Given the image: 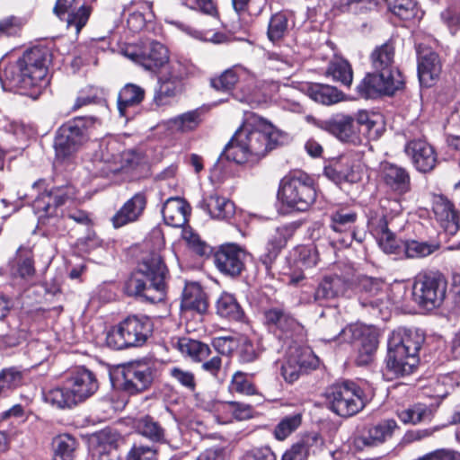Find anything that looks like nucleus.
<instances>
[{"label":"nucleus","mask_w":460,"mask_h":460,"mask_svg":"<svg viewBox=\"0 0 460 460\" xmlns=\"http://www.w3.org/2000/svg\"><path fill=\"white\" fill-rule=\"evenodd\" d=\"M285 137L271 122L251 112L225 146L219 158L253 167L282 145Z\"/></svg>","instance_id":"f257e3e1"},{"label":"nucleus","mask_w":460,"mask_h":460,"mask_svg":"<svg viewBox=\"0 0 460 460\" xmlns=\"http://www.w3.org/2000/svg\"><path fill=\"white\" fill-rule=\"evenodd\" d=\"M145 243L152 252L146 254L130 273L124 283L123 291L128 296L155 304L166 297V279L169 276L168 268L160 254V251L165 245L163 230L160 227H154Z\"/></svg>","instance_id":"f03ea898"},{"label":"nucleus","mask_w":460,"mask_h":460,"mask_svg":"<svg viewBox=\"0 0 460 460\" xmlns=\"http://www.w3.org/2000/svg\"><path fill=\"white\" fill-rule=\"evenodd\" d=\"M52 61V50L46 45L26 49L14 62L7 63L0 70L3 87L23 95L38 97L49 83Z\"/></svg>","instance_id":"7ed1b4c3"},{"label":"nucleus","mask_w":460,"mask_h":460,"mask_svg":"<svg viewBox=\"0 0 460 460\" xmlns=\"http://www.w3.org/2000/svg\"><path fill=\"white\" fill-rule=\"evenodd\" d=\"M394 40L389 39L376 46L369 56L374 71L366 74L356 86L358 98L376 100L383 96L391 97L404 89L405 78L399 68L394 66Z\"/></svg>","instance_id":"20e7f679"},{"label":"nucleus","mask_w":460,"mask_h":460,"mask_svg":"<svg viewBox=\"0 0 460 460\" xmlns=\"http://www.w3.org/2000/svg\"><path fill=\"white\" fill-rule=\"evenodd\" d=\"M426 340L423 331L398 327L388 338L386 367L397 376L412 374L420 363V350Z\"/></svg>","instance_id":"39448f33"},{"label":"nucleus","mask_w":460,"mask_h":460,"mask_svg":"<svg viewBox=\"0 0 460 460\" xmlns=\"http://www.w3.org/2000/svg\"><path fill=\"white\" fill-rule=\"evenodd\" d=\"M98 389L95 373L85 367H75L63 374L60 385L44 394V399L58 409H71L93 396Z\"/></svg>","instance_id":"423d86ee"},{"label":"nucleus","mask_w":460,"mask_h":460,"mask_svg":"<svg viewBox=\"0 0 460 460\" xmlns=\"http://www.w3.org/2000/svg\"><path fill=\"white\" fill-rule=\"evenodd\" d=\"M318 185L306 172L290 170L279 181L277 198L281 206L292 212H306L316 202Z\"/></svg>","instance_id":"0eeeda50"},{"label":"nucleus","mask_w":460,"mask_h":460,"mask_svg":"<svg viewBox=\"0 0 460 460\" xmlns=\"http://www.w3.org/2000/svg\"><path fill=\"white\" fill-rule=\"evenodd\" d=\"M378 114L359 111L356 117L337 114L323 122L322 128L343 143L359 146L364 139L379 137Z\"/></svg>","instance_id":"6e6552de"},{"label":"nucleus","mask_w":460,"mask_h":460,"mask_svg":"<svg viewBox=\"0 0 460 460\" xmlns=\"http://www.w3.org/2000/svg\"><path fill=\"white\" fill-rule=\"evenodd\" d=\"M153 332L154 323L149 316L132 314L111 327L105 343L114 350L140 348L153 336Z\"/></svg>","instance_id":"1a4fd4ad"},{"label":"nucleus","mask_w":460,"mask_h":460,"mask_svg":"<svg viewBox=\"0 0 460 460\" xmlns=\"http://www.w3.org/2000/svg\"><path fill=\"white\" fill-rule=\"evenodd\" d=\"M97 119L80 116L70 119L57 130L54 146L58 160H68L90 139Z\"/></svg>","instance_id":"9d476101"},{"label":"nucleus","mask_w":460,"mask_h":460,"mask_svg":"<svg viewBox=\"0 0 460 460\" xmlns=\"http://www.w3.org/2000/svg\"><path fill=\"white\" fill-rule=\"evenodd\" d=\"M324 395L329 409L342 418L358 414L368 402L365 390L358 383L349 379L329 385Z\"/></svg>","instance_id":"9b49d317"},{"label":"nucleus","mask_w":460,"mask_h":460,"mask_svg":"<svg viewBox=\"0 0 460 460\" xmlns=\"http://www.w3.org/2000/svg\"><path fill=\"white\" fill-rule=\"evenodd\" d=\"M158 376L154 360L146 358L133 360L122 366L118 388L128 396H137L149 391Z\"/></svg>","instance_id":"f8f14e48"},{"label":"nucleus","mask_w":460,"mask_h":460,"mask_svg":"<svg viewBox=\"0 0 460 460\" xmlns=\"http://www.w3.org/2000/svg\"><path fill=\"white\" fill-rule=\"evenodd\" d=\"M32 187L39 192L34 200V208L38 212L44 213L40 217L41 225L57 217L58 208L75 199V189L72 184L49 188V183L45 179H39L32 184Z\"/></svg>","instance_id":"ddd939ff"},{"label":"nucleus","mask_w":460,"mask_h":460,"mask_svg":"<svg viewBox=\"0 0 460 460\" xmlns=\"http://www.w3.org/2000/svg\"><path fill=\"white\" fill-rule=\"evenodd\" d=\"M447 281L438 271H422L414 279L412 296L420 307L433 310L444 302Z\"/></svg>","instance_id":"4468645a"},{"label":"nucleus","mask_w":460,"mask_h":460,"mask_svg":"<svg viewBox=\"0 0 460 460\" xmlns=\"http://www.w3.org/2000/svg\"><path fill=\"white\" fill-rule=\"evenodd\" d=\"M121 52L126 58L154 73L164 66L170 55L164 44L149 38H142L137 42L126 44Z\"/></svg>","instance_id":"2eb2a0df"},{"label":"nucleus","mask_w":460,"mask_h":460,"mask_svg":"<svg viewBox=\"0 0 460 460\" xmlns=\"http://www.w3.org/2000/svg\"><path fill=\"white\" fill-rule=\"evenodd\" d=\"M400 427L394 419H383L376 423L365 424L358 428L352 439L357 452L369 450L382 446L394 437Z\"/></svg>","instance_id":"dca6fc26"},{"label":"nucleus","mask_w":460,"mask_h":460,"mask_svg":"<svg viewBox=\"0 0 460 460\" xmlns=\"http://www.w3.org/2000/svg\"><path fill=\"white\" fill-rule=\"evenodd\" d=\"M246 251L234 243H225L212 247L210 258L217 270L224 276L236 279L246 270Z\"/></svg>","instance_id":"f3484780"},{"label":"nucleus","mask_w":460,"mask_h":460,"mask_svg":"<svg viewBox=\"0 0 460 460\" xmlns=\"http://www.w3.org/2000/svg\"><path fill=\"white\" fill-rule=\"evenodd\" d=\"M338 339L342 342L355 344L358 350V365H367L378 347V337L374 332L349 324L341 330Z\"/></svg>","instance_id":"a211bd4d"},{"label":"nucleus","mask_w":460,"mask_h":460,"mask_svg":"<svg viewBox=\"0 0 460 460\" xmlns=\"http://www.w3.org/2000/svg\"><path fill=\"white\" fill-rule=\"evenodd\" d=\"M263 324L279 341H288L300 332L302 325L284 305L271 306L263 311Z\"/></svg>","instance_id":"6ab92c4d"},{"label":"nucleus","mask_w":460,"mask_h":460,"mask_svg":"<svg viewBox=\"0 0 460 460\" xmlns=\"http://www.w3.org/2000/svg\"><path fill=\"white\" fill-rule=\"evenodd\" d=\"M323 174L335 182L355 183L361 180L360 162L358 154L347 152L332 158L323 168Z\"/></svg>","instance_id":"aec40b11"},{"label":"nucleus","mask_w":460,"mask_h":460,"mask_svg":"<svg viewBox=\"0 0 460 460\" xmlns=\"http://www.w3.org/2000/svg\"><path fill=\"white\" fill-rule=\"evenodd\" d=\"M92 12L85 0H57L53 7L54 14L68 28L74 27L76 33L87 24Z\"/></svg>","instance_id":"412c9836"},{"label":"nucleus","mask_w":460,"mask_h":460,"mask_svg":"<svg viewBox=\"0 0 460 460\" xmlns=\"http://www.w3.org/2000/svg\"><path fill=\"white\" fill-rule=\"evenodd\" d=\"M132 11L127 19V26L132 32H147L157 36L161 33L162 27L156 22L153 9V2L132 1L130 4Z\"/></svg>","instance_id":"4be33fe9"},{"label":"nucleus","mask_w":460,"mask_h":460,"mask_svg":"<svg viewBox=\"0 0 460 460\" xmlns=\"http://www.w3.org/2000/svg\"><path fill=\"white\" fill-rule=\"evenodd\" d=\"M349 289L363 307L381 310L384 305L385 290L382 281L376 278L361 276L350 282Z\"/></svg>","instance_id":"5701e85b"},{"label":"nucleus","mask_w":460,"mask_h":460,"mask_svg":"<svg viewBox=\"0 0 460 460\" xmlns=\"http://www.w3.org/2000/svg\"><path fill=\"white\" fill-rule=\"evenodd\" d=\"M443 62L438 52L429 47H419L417 49V74L420 84L429 88L439 80Z\"/></svg>","instance_id":"b1692460"},{"label":"nucleus","mask_w":460,"mask_h":460,"mask_svg":"<svg viewBox=\"0 0 460 460\" xmlns=\"http://www.w3.org/2000/svg\"><path fill=\"white\" fill-rule=\"evenodd\" d=\"M431 208L435 218L449 235H455L460 229V212L455 204L444 194L431 195Z\"/></svg>","instance_id":"393cba45"},{"label":"nucleus","mask_w":460,"mask_h":460,"mask_svg":"<svg viewBox=\"0 0 460 460\" xmlns=\"http://www.w3.org/2000/svg\"><path fill=\"white\" fill-rule=\"evenodd\" d=\"M380 180L387 192L402 196L411 190V179L409 171L396 164H381Z\"/></svg>","instance_id":"a878e982"},{"label":"nucleus","mask_w":460,"mask_h":460,"mask_svg":"<svg viewBox=\"0 0 460 460\" xmlns=\"http://www.w3.org/2000/svg\"><path fill=\"white\" fill-rule=\"evenodd\" d=\"M295 228L289 225L278 226L269 236L264 251L259 255V261L264 266L267 274H270L288 242L293 237Z\"/></svg>","instance_id":"bb28decb"},{"label":"nucleus","mask_w":460,"mask_h":460,"mask_svg":"<svg viewBox=\"0 0 460 460\" xmlns=\"http://www.w3.org/2000/svg\"><path fill=\"white\" fill-rule=\"evenodd\" d=\"M404 152L411 158L414 168L420 172H430L438 164V154L434 146L425 139L408 141Z\"/></svg>","instance_id":"cd10ccee"},{"label":"nucleus","mask_w":460,"mask_h":460,"mask_svg":"<svg viewBox=\"0 0 460 460\" xmlns=\"http://www.w3.org/2000/svg\"><path fill=\"white\" fill-rule=\"evenodd\" d=\"M147 207L146 191H138L128 199L112 216L111 222L115 229L136 223L143 217Z\"/></svg>","instance_id":"c85d7f7f"},{"label":"nucleus","mask_w":460,"mask_h":460,"mask_svg":"<svg viewBox=\"0 0 460 460\" xmlns=\"http://www.w3.org/2000/svg\"><path fill=\"white\" fill-rule=\"evenodd\" d=\"M349 287L350 281L341 276H324L314 290V300L317 305L326 306L333 299L345 296Z\"/></svg>","instance_id":"c756f323"},{"label":"nucleus","mask_w":460,"mask_h":460,"mask_svg":"<svg viewBox=\"0 0 460 460\" xmlns=\"http://www.w3.org/2000/svg\"><path fill=\"white\" fill-rule=\"evenodd\" d=\"M191 213L190 203L183 198L171 197L162 208V215L166 225L181 227L188 224Z\"/></svg>","instance_id":"7c9ffc66"},{"label":"nucleus","mask_w":460,"mask_h":460,"mask_svg":"<svg viewBox=\"0 0 460 460\" xmlns=\"http://www.w3.org/2000/svg\"><path fill=\"white\" fill-rule=\"evenodd\" d=\"M208 297L198 282H186L181 297V310L204 314L208 309Z\"/></svg>","instance_id":"2f4dec72"},{"label":"nucleus","mask_w":460,"mask_h":460,"mask_svg":"<svg viewBox=\"0 0 460 460\" xmlns=\"http://www.w3.org/2000/svg\"><path fill=\"white\" fill-rule=\"evenodd\" d=\"M199 207L207 212L211 218L229 221L235 214V205L230 199L217 193L205 197Z\"/></svg>","instance_id":"473e14b6"},{"label":"nucleus","mask_w":460,"mask_h":460,"mask_svg":"<svg viewBox=\"0 0 460 460\" xmlns=\"http://www.w3.org/2000/svg\"><path fill=\"white\" fill-rule=\"evenodd\" d=\"M136 432L146 438L153 445H161L167 442L166 429L161 421L150 414H145L134 420Z\"/></svg>","instance_id":"72a5a7b5"},{"label":"nucleus","mask_w":460,"mask_h":460,"mask_svg":"<svg viewBox=\"0 0 460 460\" xmlns=\"http://www.w3.org/2000/svg\"><path fill=\"white\" fill-rule=\"evenodd\" d=\"M171 344L182 356L196 363L204 361L211 355V348L208 344L187 336L173 337Z\"/></svg>","instance_id":"f704fd0d"},{"label":"nucleus","mask_w":460,"mask_h":460,"mask_svg":"<svg viewBox=\"0 0 460 460\" xmlns=\"http://www.w3.org/2000/svg\"><path fill=\"white\" fill-rule=\"evenodd\" d=\"M145 90L135 84H125L119 92L117 97V109L119 115L128 119L132 110L139 106L145 99Z\"/></svg>","instance_id":"c9c22d12"},{"label":"nucleus","mask_w":460,"mask_h":460,"mask_svg":"<svg viewBox=\"0 0 460 460\" xmlns=\"http://www.w3.org/2000/svg\"><path fill=\"white\" fill-rule=\"evenodd\" d=\"M358 213L349 206H339L332 208L328 214L329 227L336 233L349 234L355 236L354 226L358 220Z\"/></svg>","instance_id":"e433bc0d"},{"label":"nucleus","mask_w":460,"mask_h":460,"mask_svg":"<svg viewBox=\"0 0 460 460\" xmlns=\"http://www.w3.org/2000/svg\"><path fill=\"white\" fill-rule=\"evenodd\" d=\"M120 435L111 429L102 430L97 436V444L92 450V460H117V449Z\"/></svg>","instance_id":"4c0bfd02"},{"label":"nucleus","mask_w":460,"mask_h":460,"mask_svg":"<svg viewBox=\"0 0 460 460\" xmlns=\"http://www.w3.org/2000/svg\"><path fill=\"white\" fill-rule=\"evenodd\" d=\"M161 74L185 85L186 81L199 75V68L190 60L169 58Z\"/></svg>","instance_id":"58836bf2"},{"label":"nucleus","mask_w":460,"mask_h":460,"mask_svg":"<svg viewBox=\"0 0 460 460\" xmlns=\"http://www.w3.org/2000/svg\"><path fill=\"white\" fill-rule=\"evenodd\" d=\"M217 314L229 322L243 323L245 313L234 295L223 292L216 301Z\"/></svg>","instance_id":"ea45409f"},{"label":"nucleus","mask_w":460,"mask_h":460,"mask_svg":"<svg viewBox=\"0 0 460 460\" xmlns=\"http://www.w3.org/2000/svg\"><path fill=\"white\" fill-rule=\"evenodd\" d=\"M156 73L158 74L157 87L155 90L154 102L157 105H164L167 103V100L175 98L183 93L184 84L161 74V70Z\"/></svg>","instance_id":"a19ab883"},{"label":"nucleus","mask_w":460,"mask_h":460,"mask_svg":"<svg viewBox=\"0 0 460 460\" xmlns=\"http://www.w3.org/2000/svg\"><path fill=\"white\" fill-rule=\"evenodd\" d=\"M396 416L403 424L417 425L430 421L434 417V411L425 403L417 402L407 408L398 409Z\"/></svg>","instance_id":"79ce46f5"},{"label":"nucleus","mask_w":460,"mask_h":460,"mask_svg":"<svg viewBox=\"0 0 460 460\" xmlns=\"http://www.w3.org/2000/svg\"><path fill=\"white\" fill-rule=\"evenodd\" d=\"M388 12L402 21L420 19L422 11L417 0H384Z\"/></svg>","instance_id":"37998d69"},{"label":"nucleus","mask_w":460,"mask_h":460,"mask_svg":"<svg viewBox=\"0 0 460 460\" xmlns=\"http://www.w3.org/2000/svg\"><path fill=\"white\" fill-rule=\"evenodd\" d=\"M240 73L235 66L230 67L223 71L219 75L209 79V85L216 92L233 95V92L239 83Z\"/></svg>","instance_id":"c03bdc74"},{"label":"nucleus","mask_w":460,"mask_h":460,"mask_svg":"<svg viewBox=\"0 0 460 460\" xmlns=\"http://www.w3.org/2000/svg\"><path fill=\"white\" fill-rule=\"evenodd\" d=\"M402 258L404 259H422L437 250L439 245L429 242H420L415 239H406L402 241Z\"/></svg>","instance_id":"a18cd8bd"},{"label":"nucleus","mask_w":460,"mask_h":460,"mask_svg":"<svg viewBox=\"0 0 460 460\" xmlns=\"http://www.w3.org/2000/svg\"><path fill=\"white\" fill-rule=\"evenodd\" d=\"M308 93L313 100L323 105L337 103L344 97L343 93L336 87L323 84H313L309 86Z\"/></svg>","instance_id":"49530a36"},{"label":"nucleus","mask_w":460,"mask_h":460,"mask_svg":"<svg viewBox=\"0 0 460 460\" xmlns=\"http://www.w3.org/2000/svg\"><path fill=\"white\" fill-rule=\"evenodd\" d=\"M53 460H74L77 440L69 434H62L53 439Z\"/></svg>","instance_id":"de8ad7c7"},{"label":"nucleus","mask_w":460,"mask_h":460,"mask_svg":"<svg viewBox=\"0 0 460 460\" xmlns=\"http://www.w3.org/2000/svg\"><path fill=\"white\" fill-rule=\"evenodd\" d=\"M253 376L254 374L240 370L234 372L229 384V391L247 396L258 394V388L252 381Z\"/></svg>","instance_id":"09e8293b"},{"label":"nucleus","mask_w":460,"mask_h":460,"mask_svg":"<svg viewBox=\"0 0 460 460\" xmlns=\"http://www.w3.org/2000/svg\"><path fill=\"white\" fill-rule=\"evenodd\" d=\"M25 369L19 367H10L0 371V395L13 390L23 384Z\"/></svg>","instance_id":"8fccbe9b"},{"label":"nucleus","mask_w":460,"mask_h":460,"mask_svg":"<svg viewBox=\"0 0 460 460\" xmlns=\"http://www.w3.org/2000/svg\"><path fill=\"white\" fill-rule=\"evenodd\" d=\"M325 75L331 76L333 81L349 88L353 81L352 66L346 60L332 62L325 71Z\"/></svg>","instance_id":"3c124183"},{"label":"nucleus","mask_w":460,"mask_h":460,"mask_svg":"<svg viewBox=\"0 0 460 460\" xmlns=\"http://www.w3.org/2000/svg\"><path fill=\"white\" fill-rule=\"evenodd\" d=\"M294 261L300 269H311L316 266L319 253L314 243L297 245L293 252Z\"/></svg>","instance_id":"603ef678"},{"label":"nucleus","mask_w":460,"mask_h":460,"mask_svg":"<svg viewBox=\"0 0 460 460\" xmlns=\"http://www.w3.org/2000/svg\"><path fill=\"white\" fill-rule=\"evenodd\" d=\"M288 31V18L283 12H278L270 18L267 36L272 43L281 41Z\"/></svg>","instance_id":"864d4df0"},{"label":"nucleus","mask_w":460,"mask_h":460,"mask_svg":"<svg viewBox=\"0 0 460 460\" xmlns=\"http://www.w3.org/2000/svg\"><path fill=\"white\" fill-rule=\"evenodd\" d=\"M169 376L181 387L190 394H195L198 389V379L195 373L180 366H173L168 370Z\"/></svg>","instance_id":"5fc2aeb1"},{"label":"nucleus","mask_w":460,"mask_h":460,"mask_svg":"<svg viewBox=\"0 0 460 460\" xmlns=\"http://www.w3.org/2000/svg\"><path fill=\"white\" fill-rule=\"evenodd\" d=\"M181 227V236L183 240L186 241L189 248L200 257L206 259L210 258L212 246L202 241L199 235L190 226L187 225Z\"/></svg>","instance_id":"6e6d98bb"},{"label":"nucleus","mask_w":460,"mask_h":460,"mask_svg":"<svg viewBox=\"0 0 460 460\" xmlns=\"http://www.w3.org/2000/svg\"><path fill=\"white\" fill-rule=\"evenodd\" d=\"M302 419L300 412L285 416L276 425L273 431L274 438L279 441L285 440L301 426Z\"/></svg>","instance_id":"4d7b16f0"},{"label":"nucleus","mask_w":460,"mask_h":460,"mask_svg":"<svg viewBox=\"0 0 460 460\" xmlns=\"http://www.w3.org/2000/svg\"><path fill=\"white\" fill-rule=\"evenodd\" d=\"M288 358L305 373L316 367V358L308 348L296 347L289 352Z\"/></svg>","instance_id":"13d9d810"},{"label":"nucleus","mask_w":460,"mask_h":460,"mask_svg":"<svg viewBox=\"0 0 460 460\" xmlns=\"http://www.w3.org/2000/svg\"><path fill=\"white\" fill-rule=\"evenodd\" d=\"M440 19L450 33L455 35L460 31V3L449 4L440 13Z\"/></svg>","instance_id":"bf43d9fd"},{"label":"nucleus","mask_w":460,"mask_h":460,"mask_svg":"<svg viewBox=\"0 0 460 460\" xmlns=\"http://www.w3.org/2000/svg\"><path fill=\"white\" fill-rule=\"evenodd\" d=\"M159 450L155 445L134 443L126 460H158Z\"/></svg>","instance_id":"052dcab7"},{"label":"nucleus","mask_w":460,"mask_h":460,"mask_svg":"<svg viewBox=\"0 0 460 460\" xmlns=\"http://www.w3.org/2000/svg\"><path fill=\"white\" fill-rule=\"evenodd\" d=\"M234 10L239 14L258 16L267 4V0H232Z\"/></svg>","instance_id":"680f3d73"},{"label":"nucleus","mask_w":460,"mask_h":460,"mask_svg":"<svg viewBox=\"0 0 460 460\" xmlns=\"http://www.w3.org/2000/svg\"><path fill=\"white\" fill-rule=\"evenodd\" d=\"M25 24L24 19L15 15H10L0 20V38L20 37Z\"/></svg>","instance_id":"e2e57ef3"},{"label":"nucleus","mask_w":460,"mask_h":460,"mask_svg":"<svg viewBox=\"0 0 460 460\" xmlns=\"http://www.w3.org/2000/svg\"><path fill=\"white\" fill-rule=\"evenodd\" d=\"M378 245L387 254L401 255L402 241L396 239V235L390 229L376 236Z\"/></svg>","instance_id":"0e129e2a"},{"label":"nucleus","mask_w":460,"mask_h":460,"mask_svg":"<svg viewBox=\"0 0 460 460\" xmlns=\"http://www.w3.org/2000/svg\"><path fill=\"white\" fill-rule=\"evenodd\" d=\"M201 114L202 111L196 109L179 115L174 121L181 132L192 131L201 123Z\"/></svg>","instance_id":"69168bd1"},{"label":"nucleus","mask_w":460,"mask_h":460,"mask_svg":"<svg viewBox=\"0 0 460 460\" xmlns=\"http://www.w3.org/2000/svg\"><path fill=\"white\" fill-rule=\"evenodd\" d=\"M238 361L241 364H249L256 361L260 355L261 350L258 346L248 338H245L240 343L238 349Z\"/></svg>","instance_id":"338daca9"},{"label":"nucleus","mask_w":460,"mask_h":460,"mask_svg":"<svg viewBox=\"0 0 460 460\" xmlns=\"http://www.w3.org/2000/svg\"><path fill=\"white\" fill-rule=\"evenodd\" d=\"M368 228L373 235H376L389 229L387 216L383 208L371 209L368 217Z\"/></svg>","instance_id":"774afa93"}]
</instances>
